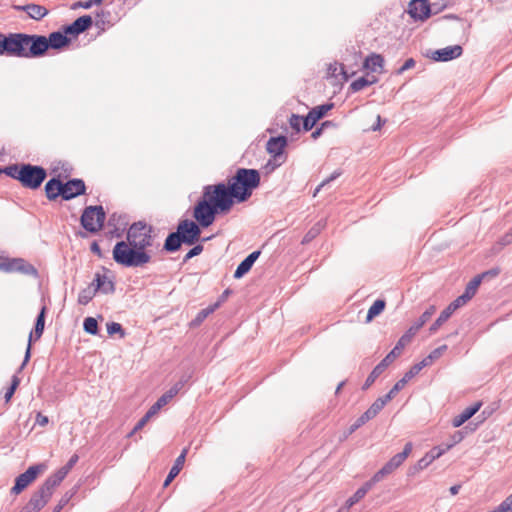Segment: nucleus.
<instances>
[{
  "label": "nucleus",
  "mask_w": 512,
  "mask_h": 512,
  "mask_svg": "<svg viewBox=\"0 0 512 512\" xmlns=\"http://www.w3.org/2000/svg\"><path fill=\"white\" fill-rule=\"evenodd\" d=\"M436 311V307L431 305L422 315L409 327V329L400 337L395 347L377 364L368 375L362 389H368L375 380L385 371V369L401 354L404 347L411 342L416 333L430 320Z\"/></svg>",
  "instance_id": "1"
},
{
  "label": "nucleus",
  "mask_w": 512,
  "mask_h": 512,
  "mask_svg": "<svg viewBox=\"0 0 512 512\" xmlns=\"http://www.w3.org/2000/svg\"><path fill=\"white\" fill-rule=\"evenodd\" d=\"M67 34L60 31L52 32L49 37L42 35L26 34V58H38L43 56L51 47L61 49L70 43Z\"/></svg>",
  "instance_id": "2"
},
{
  "label": "nucleus",
  "mask_w": 512,
  "mask_h": 512,
  "mask_svg": "<svg viewBox=\"0 0 512 512\" xmlns=\"http://www.w3.org/2000/svg\"><path fill=\"white\" fill-rule=\"evenodd\" d=\"M238 203L246 201L260 184V173L256 169L239 168L229 180Z\"/></svg>",
  "instance_id": "3"
},
{
  "label": "nucleus",
  "mask_w": 512,
  "mask_h": 512,
  "mask_svg": "<svg viewBox=\"0 0 512 512\" xmlns=\"http://www.w3.org/2000/svg\"><path fill=\"white\" fill-rule=\"evenodd\" d=\"M113 259L124 267H142L151 261L148 251L134 248L127 241H119L113 248Z\"/></svg>",
  "instance_id": "4"
},
{
  "label": "nucleus",
  "mask_w": 512,
  "mask_h": 512,
  "mask_svg": "<svg viewBox=\"0 0 512 512\" xmlns=\"http://www.w3.org/2000/svg\"><path fill=\"white\" fill-rule=\"evenodd\" d=\"M203 195L220 211L227 212L231 209L235 199L232 185L219 183L206 185L203 188Z\"/></svg>",
  "instance_id": "5"
},
{
  "label": "nucleus",
  "mask_w": 512,
  "mask_h": 512,
  "mask_svg": "<svg viewBox=\"0 0 512 512\" xmlns=\"http://www.w3.org/2000/svg\"><path fill=\"white\" fill-rule=\"evenodd\" d=\"M126 241L134 248L147 251L153 245V227L142 221L133 223L127 231Z\"/></svg>",
  "instance_id": "6"
},
{
  "label": "nucleus",
  "mask_w": 512,
  "mask_h": 512,
  "mask_svg": "<svg viewBox=\"0 0 512 512\" xmlns=\"http://www.w3.org/2000/svg\"><path fill=\"white\" fill-rule=\"evenodd\" d=\"M4 54L26 58V34L10 33L3 35L0 33V55Z\"/></svg>",
  "instance_id": "7"
},
{
  "label": "nucleus",
  "mask_w": 512,
  "mask_h": 512,
  "mask_svg": "<svg viewBox=\"0 0 512 512\" xmlns=\"http://www.w3.org/2000/svg\"><path fill=\"white\" fill-rule=\"evenodd\" d=\"M105 212L102 206H88L81 216V225L90 233H96L102 229L105 221Z\"/></svg>",
  "instance_id": "8"
},
{
  "label": "nucleus",
  "mask_w": 512,
  "mask_h": 512,
  "mask_svg": "<svg viewBox=\"0 0 512 512\" xmlns=\"http://www.w3.org/2000/svg\"><path fill=\"white\" fill-rule=\"evenodd\" d=\"M57 485L49 478L35 491L26 506L33 512H39L49 501Z\"/></svg>",
  "instance_id": "9"
},
{
  "label": "nucleus",
  "mask_w": 512,
  "mask_h": 512,
  "mask_svg": "<svg viewBox=\"0 0 512 512\" xmlns=\"http://www.w3.org/2000/svg\"><path fill=\"white\" fill-rule=\"evenodd\" d=\"M20 183L29 189H37L45 180L47 173L41 166L23 164Z\"/></svg>",
  "instance_id": "10"
},
{
  "label": "nucleus",
  "mask_w": 512,
  "mask_h": 512,
  "mask_svg": "<svg viewBox=\"0 0 512 512\" xmlns=\"http://www.w3.org/2000/svg\"><path fill=\"white\" fill-rule=\"evenodd\" d=\"M218 212L220 211L203 195L194 207L193 217L202 227H208L213 224Z\"/></svg>",
  "instance_id": "11"
},
{
  "label": "nucleus",
  "mask_w": 512,
  "mask_h": 512,
  "mask_svg": "<svg viewBox=\"0 0 512 512\" xmlns=\"http://www.w3.org/2000/svg\"><path fill=\"white\" fill-rule=\"evenodd\" d=\"M0 271L6 273L18 272L35 277L38 275L37 269L23 258H12L1 262Z\"/></svg>",
  "instance_id": "12"
},
{
  "label": "nucleus",
  "mask_w": 512,
  "mask_h": 512,
  "mask_svg": "<svg viewBox=\"0 0 512 512\" xmlns=\"http://www.w3.org/2000/svg\"><path fill=\"white\" fill-rule=\"evenodd\" d=\"M411 442L405 444L402 452L394 455L380 470L376 472L378 478L382 480L397 470L412 452Z\"/></svg>",
  "instance_id": "13"
},
{
  "label": "nucleus",
  "mask_w": 512,
  "mask_h": 512,
  "mask_svg": "<svg viewBox=\"0 0 512 512\" xmlns=\"http://www.w3.org/2000/svg\"><path fill=\"white\" fill-rule=\"evenodd\" d=\"M44 468L43 464L32 465L24 473L17 476L14 486L11 488V494H20L37 478Z\"/></svg>",
  "instance_id": "14"
},
{
  "label": "nucleus",
  "mask_w": 512,
  "mask_h": 512,
  "mask_svg": "<svg viewBox=\"0 0 512 512\" xmlns=\"http://www.w3.org/2000/svg\"><path fill=\"white\" fill-rule=\"evenodd\" d=\"M176 232L183 238L184 243L188 245H193L198 241L201 234L200 227L195 222L188 219L180 221Z\"/></svg>",
  "instance_id": "15"
},
{
  "label": "nucleus",
  "mask_w": 512,
  "mask_h": 512,
  "mask_svg": "<svg viewBox=\"0 0 512 512\" xmlns=\"http://www.w3.org/2000/svg\"><path fill=\"white\" fill-rule=\"evenodd\" d=\"M333 106V103H326L312 108L303 119V130L310 131L317 121L324 117Z\"/></svg>",
  "instance_id": "16"
},
{
  "label": "nucleus",
  "mask_w": 512,
  "mask_h": 512,
  "mask_svg": "<svg viewBox=\"0 0 512 512\" xmlns=\"http://www.w3.org/2000/svg\"><path fill=\"white\" fill-rule=\"evenodd\" d=\"M45 313H46V307L43 306L40 310V313L38 314V316L36 318L34 333L31 332L29 335V341H28L26 352H25V357H24L22 365L20 366V369H22L30 359L31 342H32L33 335H35V340H38L41 338V336L43 334L44 327H45Z\"/></svg>",
  "instance_id": "17"
},
{
  "label": "nucleus",
  "mask_w": 512,
  "mask_h": 512,
  "mask_svg": "<svg viewBox=\"0 0 512 512\" xmlns=\"http://www.w3.org/2000/svg\"><path fill=\"white\" fill-rule=\"evenodd\" d=\"M85 183L81 179H72L62 183V198L70 200L85 193Z\"/></svg>",
  "instance_id": "18"
},
{
  "label": "nucleus",
  "mask_w": 512,
  "mask_h": 512,
  "mask_svg": "<svg viewBox=\"0 0 512 512\" xmlns=\"http://www.w3.org/2000/svg\"><path fill=\"white\" fill-rule=\"evenodd\" d=\"M463 49L460 45L447 46L431 53V58L437 62H447L460 57Z\"/></svg>",
  "instance_id": "19"
},
{
  "label": "nucleus",
  "mask_w": 512,
  "mask_h": 512,
  "mask_svg": "<svg viewBox=\"0 0 512 512\" xmlns=\"http://www.w3.org/2000/svg\"><path fill=\"white\" fill-rule=\"evenodd\" d=\"M408 12L413 19L425 20L430 16L431 6L427 0H411Z\"/></svg>",
  "instance_id": "20"
},
{
  "label": "nucleus",
  "mask_w": 512,
  "mask_h": 512,
  "mask_svg": "<svg viewBox=\"0 0 512 512\" xmlns=\"http://www.w3.org/2000/svg\"><path fill=\"white\" fill-rule=\"evenodd\" d=\"M382 409L383 407L381 406V403H378L375 400L373 404L354 422V424L351 425L349 428V433L355 432L366 422L373 419Z\"/></svg>",
  "instance_id": "21"
},
{
  "label": "nucleus",
  "mask_w": 512,
  "mask_h": 512,
  "mask_svg": "<svg viewBox=\"0 0 512 512\" xmlns=\"http://www.w3.org/2000/svg\"><path fill=\"white\" fill-rule=\"evenodd\" d=\"M92 25V18L89 15H84L77 18L72 24L64 28V33L77 36L86 31Z\"/></svg>",
  "instance_id": "22"
},
{
  "label": "nucleus",
  "mask_w": 512,
  "mask_h": 512,
  "mask_svg": "<svg viewBox=\"0 0 512 512\" xmlns=\"http://www.w3.org/2000/svg\"><path fill=\"white\" fill-rule=\"evenodd\" d=\"M286 145L287 139L285 136L272 137L268 140L266 149L274 157V160L278 161L282 157Z\"/></svg>",
  "instance_id": "23"
},
{
  "label": "nucleus",
  "mask_w": 512,
  "mask_h": 512,
  "mask_svg": "<svg viewBox=\"0 0 512 512\" xmlns=\"http://www.w3.org/2000/svg\"><path fill=\"white\" fill-rule=\"evenodd\" d=\"M13 9L16 11H24L31 19L37 21L41 20L48 14V10L44 6L33 3L27 5H14Z\"/></svg>",
  "instance_id": "24"
},
{
  "label": "nucleus",
  "mask_w": 512,
  "mask_h": 512,
  "mask_svg": "<svg viewBox=\"0 0 512 512\" xmlns=\"http://www.w3.org/2000/svg\"><path fill=\"white\" fill-rule=\"evenodd\" d=\"M482 402L478 401L473 405L465 408L460 414L456 415L452 419V426L458 428L462 426L466 421L473 417L481 408Z\"/></svg>",
  "instance_id": "25"
},
{
  "label": "nucleus",
  "mask_w": 512,
  "mask_h": 512,
  "mask_svg": "<svg viewBox=\"0 0 512 512\" xmlns=\"http://www.w3.org/2000/svg\"><path fill=\"white\" fill-rule=\"evenodd\" d=\"M261 252L254 251L251 254H249L241 263L237 266L235 272H234V278L240 279L242 278L246 273L250 271L255 261L260 256Z\"/></svg>",
  "instance_id": "26"
},
{
  "label": "nucleus",
  "mask_w": 512,
  "mask_h": 512,
  "mask_svg": "<svg viewBox=\"0 0 512 512\" xmlns=\"http://www.w3.org/2000/svg\"><path fill=\"white\" fill-rule=\"evenodd\" d=\"M78 455L74 454L71 456L69 461L60 469H58L55 473H53L48 478L55 483L57 486L64 480V478L67 476V474L70 472V470L75 466V464L78 462Z\"/></svg>",
  "instance_id": "27"
},
{
  "label": "nucleus",
  "mask_w": 512,
  "mask_h": 512,
  "mask_svg": "<svg viewBox=\"0 0 512 512\" xmlns=\"http://www.w3.org/2000/svg\"><path fill=\"white\" fill-rule=\"evenodd\" d=\"M384 66V58L380 54L372 53L364 60L363 67L371 72L381 73Z\"/></svg>",
  "instance_id": "28"
},
{
  "label": "nucleus",
  "mask_w": 512,
  "mask_h": 512,
  "mask_svg": "<svg viewBox=\"0 0 512 512\" xmlns=\"http://www.w3.org/2000/svg\"><path fill=\"white\" fill-rule=\"evenodd\" d=\"M187 450L184 449L182 453L176 458L174 465L171 467L165 481H164V487L168 486L173 479L180 473L186 457Z\"/></svg>",
  "instance_id": "29"
},
{
  "label": "nucleus",
  "mask_w": 512,
  "mask_h": 512,
  "mask_svg": "<svg viewBox=\"0 0 512 512\" xmlns=\"http://www.w3.org/2000/svg\"><path fill=\"white\" fill-rule=\"evenodd\" d=\"M45 192L49 200H55L58 196L62 197V182L56 178L50 179L45 185Z\"/></svg>",
  "instance_id": "30"
},
{
  "label": "nucleus",
  "mask_w": 512,
  "mask_h": 512,
  "mask_svg": "<svg viewBox=\"0 0 512 512\" xmlns=\"http://www.w3.org/2000/svg\"><path fill=\"white\" fill-rule=\"evenodd\" d=\"M182 243H184L183 238L175 231L167 236L163 248L167 252H176L180 249Z\"/></svg>",
  "instance_id": "31"
},
{
  "label": "nucleus",
  "mask_w": 512,
  "mask_h": 512,
  "mask_svg": "<svg viewBox=\"0 0 512 512\" xmlns=\"http://www.w3.org/2000/svg\"><path fill=\"white\" fill-rule=\"evenodd\" d=\"M406 384V380L401 378L399 381L395 383V385L390 389V391L386 395H384L383 397H379L378 399H376V401L378 403L380 402L381 406L384 408V406L390 400H392L396 396V394L404 388Z\"/></svg>",
  "instance_id": "32"
},
{
  "label": "nucleus",
  "mask_w": 512,
  "mask_h": 512,
  "mask_svg": "<svg viewBox=\"0 0 512 512\" xmlns=\"http://www.w3.org/2000/svg\"><path fill=\"white\" fill-rule=\"evenodd\" d=\"M378 81L377 77L372 76L370 79L367 77H360L356 80H354L350 86L349 90L353 93L358 92L362 90L363 88L373 85Z\"/></svg>",
  "instance_id": "33"
},
{
  "label": "nucleus",
  "mask_w": 512,
  "mask_h": 512,
  "mask_svg": "<svg viewBox=\"0 0 512 512\" xmlns=\"http://www.w3.org/2000/svg\"><path fill=\"white\" fill-rule=\"evenodd\" d=\"M486 275L485 274H482V275H477L475 276L472 280H470L465 288V291H464V295L465 297H467L469 300H471L474 295L476 294L477 292V289L479 288L481 282H482V279L483 277Z\"/></svg>",
  "instance_id": "34"
},
{
  "label": "nucleus",
  "mask_w": 512,
  "mask_h": 512,
  "mask_svg": "<svg viewBox=\"0 0 512 512\" xmlns=\"http://www.w3.org/2000/svg\"><path fill=\"white\" fill-rule=\"evenodd\" d=\"M22 171H23V164H21V165L13 164V165L7 166L5 168H1V174L4 173L9 177L18 180L19 182L21 181L20 174L22 173Z\"/></svg>",
  "instance_id": "35"
},
{
  "label": "nucleus",
  "mask_w": 512,
  "mask_h": 512,
  "mask_svg": "<svg viewBox=\"0 0 512 512\" xmlns=\"http://www.w3.org/2000/svg\"><path fill=\"white\" fill-rule=\"evenodd\" d=\"M453 313L448 310L446 307L439 315V317L435 320V322L430 326L429 331L431 333H435L452 315Z\"/></svg>",
  "instance_id": "36"
},
{
  "label": "nucleus",
  "mask_w": 512,
  "mask_h": 512,
  "mask_svg": "<svg viewBox=\"0 0 512 512\" xmlns=\"http://www.w3.org/2000/svg\"><path fill=\"white\" fill-rule=\"evenodd\" d=\"M434 461V457L431 456L428 452L413 466L411 469V474H415L419 471L426 469L432 462Z\"/></svg>",
  "instance_id": "37"
},
{
  "label": "nucleus",
  "mask_w": 512,
  "mask_h": 512,
  "mask_svg": "<svg viewBox=\"0 0 512 512\" xmlns=\"http://www.w3.org/2000/svg\"><path fill=\"white\" fill-rule=\"evenodd\" d=\"M385 301L378 299L376 300L368 310L367 321H371L374 317L379 315L385 308Z\"/></svg>",
  "instance_id": "38"
},
{
  "label": "nucleus",
  "mask_w": 512,
  "mask_h": 512,
  "mask_svg": "<svg viewBox=\"0 0 512 512\" xmlns=\"http://www.w3.org/2000/svg\"><path fill=\"white\" fill-rule=\"evenodd\" d=\"M429 366L428 363L423 359L422 361L414 364L402 377L408 383L413 377H415L424 367Z\"/></svg>",
  "instance_id": "39"
},
{
  "label": "nucleus",
  "mask_w": 512,
  "mask_h": 512,
  "mask_svg": "<svg viewBox=\"0 0 512 512\" xmlns=\"http://www.w3.org/2000/svg\"><path fill=\"white\" fill-rule=\"evenodd\" d=\"M96 295V292L93 291L92 287L88 286L82 289L78 295V303L80 305H87Z\"/></svg>",
  "instance_id": "40"
},
{
  "label": "nucleus",
  "mask_w": 512,
  "mask_h": 512,
  "mask_svg": "<svg viewBox=\"0 0 512 512\" xmlns=\"http://www.w3.org/2000/svg\"><path fill=\"white\" fill-rule=\"evenodd\" d=\"M220 306V302H216L205 309H202L198 312L197 316L194 319L196 324H200L203 322L210 314H212L218 307Z\"/></svg>",
  "instance_id": "41"
},
{
  "label": "nucleus",
  "mask_w": 512,
  "mask_h": 512,
  "mask_svg": "<svg viewBox=\"0 0 512 512\" xmlns=\"http://www.w3.org/2000/svg\"><path fill=\"white\" fill-rule=\"evenodd\" d=\"M173 398L165 392L158 400L149 408L151 413H154L155 415L159 412V410L167 405Z\"/></svg>",
  "instance_id": "42"
},
{
  "label": "nucleus",
  "mask_w": 512,
  "mask_h": 512,
  "mask_svg": "<svg viewBox=\"0 0 512 512\" xmlns=\"http://www.w3.org/2000/svg\"><path fill=\"white\" fill-rule=\"evenodd\" d=\"M84 331L91 335H96L98 333V323L97 320L93 317H87L83 323Z\"/></svg>",
  "instance_id": "43"
},
{
  "label": "nucleus",
  "mask_w": 512,
  "mask_h": 512,
  "mask_svg": "<svg viewBox=\"0 0 512 512\" xmlns=\"http://www.w3.org/2000/svg\"><path fill=\"white\" fill-rule=\"evenodd\" d=\"M467 428L468 427H465L462 430L455 431L450 436V442L447 443V448L451 449L453 446H455L456 444L460 443L465 438V436L467 435Z\"/></svg>",
  "instance_id": "44"
},
{
  "label": "nucleus",
  "mask_w": 512,
  "mask_h": 512,
  "mask_svg": "<svg viewBox=\"0 0 512 512\" xmlns=\"http://www.w3.org/2000/svg\"><path fill=\"white\" fill-rule=\"evenodd\" d=\"M76 490L72 489L67 491L59 500L58 504L54 507L52 512H60L71 500V498L75 495Z\"/></svg>",
  "instance_id": "45"
},
{
  "label": "nucleus",
  "mask_w": 512,
  "mask_h": 512,
  "mask_svg": "<svg viewBox=\"0 0 512 512\" xmlns=\"http://www.w3.org/2000/svg\"><path fill=\"white\" fill-rule=\"evenodd\" d=\"M447 350V345H441L439 346L438 348L434 349L433 351L430 352V354L425 357V361L428 363V365H431L432 362L436 359H438L439 357L442 356V354Z\"/></svg>",
  "instance_id": "46"
},
{
  "label": "nucleus",
  "mask_w": 512,
  "mask_h": 512,
  "mask_svg": "<svg viewBox=\"0 0 512 512\" xmlns=\"http://www.w3.org/2000/svg\"><path fill=\"white\" fill-rule=\"evenodd\" d=\"M114 291H115V283L111 278H109L106 275V277L103 280V283L101 285V288H99L98 292H101L103 294H113Z\"/></svg>",
  "instance_id": "47"
},
{
  "label": "nucleus",
  "mask_w": 512,
  "mask_h": 512,
  "mask_svg": "<svg viewBox=\"0 0 512 512\" xmlns=\"http://www.w3.org/2000/svg\"><path fill=\"white\" fill-rule=\"evenodd\" d=\"M468 301H470L464 294L458 296L454 301H452L448 306V310L454 313L457 309L464 306Z\"/></svg>",
  "instance_id": "48"
},
{
  "label": "nucleus",
  "mask_w": 512,
  "mask_h": 512,
  "mask_svg": "<svg viewBox=\"0 0 512 512\" xmlns=\"http://www.w3.org/2000/svg\"><path fill=\"white\" fill-rule=\"evenodd\" d=\"M341 175V171L339 170H336L334 171L328 178H326L325 180H323L315 189L314 193H313V197H316V195L320 192V190L325 187L326 185H328L330 182L336 180L339 176Z\"/></svg>",
  "instance_id": "49"
},
{
  "label": "nucleus",
  "mask_w": 512,
  "mask_h": 512,
  "mask_svg": "<svg viewBox=\"0 0 512 512\" xmlns=\"http://www.w3.org/2000/svg\"><path fill=\"white\" fill-rule=\"evenodd\" d=\"M338 69L340 70V73L343 75L344 77V80H348L349 78V75L346 73L345 71V67L343 64H338V63H331L329 64L328 66V73L332 76H335Z\"/></svg>",
  "instance_id": "50"
},
{
  "label": "nucleus",
  "mask_w": 512,
  "mask_h": 512,
  "mask_svg": "<svg viewBox=\"0 0 512 512\" xmlns=\"http://www.w3.org/2000/svg\"><path fill=\"white\" fill-rule=\"evenodd\" d=\"M323 225L318 222L315 226H313L307 233L306 235L304 236L303 238V243H308L310 242L312 239H314L321 231Z\"/></svg>",
  "instance_id": "51"
},
{
  "label": "nucleus",
  "mask_w": 512,
  "mask_h": 512,
  "mask_svg": "<svg viewBox=\"0 0 512 512\" xmlns=\"http://www.w3.org/2000/svg\"><path fill=\"white\" fill-rule=\"evenodd\" d=\"M382 481L381 478H378V475L375 473L372 478L370 480H368L367 482H365L360 488H358L359 491H362L363 492V495L365 496L369 490L372 489V487L378 483Z\"/></svg>",
  "instance_id": "52"
},
{
  "label": "nucleus",
  "mask_w": 512,
  "mask_h": 512,
  "mask_svg": "<svg viewBox=\"0 0 512 512\" xmlns=\"http://www.w3.org/2000/svg\"><path fill=\"white\" fill-rule=\"evenodd\" d=\"M382 481L381 478H378V475L375 473L372 478L370 480H368L367 482H365L360 488H358L359 491H362L363 492V495L365 496L369 490L372 489V487L378 483Z\"/></svg>",
  "instance_id": "53"
},
{
  "label": "nucleus",
  "mask_w": 512,
  "mask_h": 512,
  "mask_svg": "<svg viewBox=\"0 0 512 512\" xmlns=\"http://www.w3.org/2000/svg\"><path fill=\"white\" fill-rule=\"evenodd\" d=\"M19 384H20V379L16 375H14L12 377L11 386L8 388V390L6 391L5 396H4L6 402L10 401L15 390L19 386Z\"/></svg>",
  "instance_id": "54"
},
{
  "label": "nucleus",
  "mask_w": 512,
  "mask_h": 512,
  "mask_svg": "<svg viewBox=\"0 0 512 512\" xmlns=\"http://www.w3.org/2000/svg\"><path fill=\"white\" fill-rule=\"evenodd\" d=\"M107 333L109 335L119 333L121 338H123L125 336V332H124L122 326L117 322L107 323Z\"/></svg>",
  "instance_id": "55"
},
{
  "label": "nucleus",
  "mask_w": 512,
  "mask_h": 512,
  "mask_svg": "<svg viewBox=\"0 0 512 512\" xmlns=\"http://www.w3.org/2000/svg\"><path fill=\"white\" fill-rule=\"evenodd\" d=\"M105 277H106V274H104V273L97 272L95 274L94 280L89 285L90 287H92L93 291H95L96 293L98 292L99 288H101V285H102L103 280L105 279Z\"/></svg>",
  "instance_id": "56"
},
{
  "label": "nucleus",
  "mask_w": 512,
  "mask_h": 512,
  "mask_svg": "<svg viewBox=\"0 0 512 512\" xmlns=\"http://www.w3.org/2000/svg\"><path fill=\"white\" fill-rule=\"evenodd\" d=\"M303 119L304 117L299 116L297 114H292L289 119L290 126L296 131H300L301 124L303 125Z\"/></svg>",
  "instance_id": "57"
},
{
  "label": "nucleus",
  "mask_w": 512,
  "mask_h": 512,
  "mask_svg": "<svg viewBox=\"0 0 512 512\" xmlns=\"http://www.w3.org/2000/svg\"><path fill=\"white\" fill-rule=\"evenodd\" d=\"M203 251V246L201 244L195 245L192 249L188 251V253L184 256L183 262L186 263L191 258L198 256Z\"/></svg>",
  "instance_id": "58"
},
{
  "label": "nucleus",
  "mask_w": 512,
  "mask_h": 512,
  "mask_svg": "<svg viewBox=\"0 0 512 512\" xmlns=\"http://www.w3.org/2000/svg\"><path fill=\"white\" fill-rule=\"evenodd\" d=\"M450 448H447V444L445 446H435L428 453L434 457V460L441 457L444 453H446Z\"/></svg>",
  "instance_id": "59"
},
{
  "label": "nucleus",
  "mask_w": 512,
  "mask_h": 512,
  "mask_svg": "<svg viewBox=\"0 0 512 512\" xmlns=\"http://www.w3.org/2000/svg\"><path fill=\"white\" fill-rule=\"evenodd\" d=\"M364 497L363 492L357 489L356 492L346 501V506L350 508Z\"/></svg>",
  "instance_id": "60"
},
{
  "label": "nucleus",
  "mask_w": 512,
  "mask_h": 512,
  "mask_svg": "<svg viewBox=\"0 0 512 512\" xmlns=\"http://www.w3.org/2000/svg\"><path fill=\"white\" fill-rule=\"evenodd\" d=\"M155 414L151 413L150 410L146 412V414L138 421L136 426L134 427V431L140 430L145 426V424L149 421L151 417H153Z\"/></svg>",
  "instance_id": "61"
},
{
  "label": "nucleus",
  "mask_w": 512,
  "mask_h": 512,
  "mask_svg": "<svg viewBox=\"0 0 512 512\" xmlns=\"http://www.w3.org/2000/svg\"><path fill=\"white\" fill-rule=\"evenodd\" d=\"M416 65V62L413 58L407 59L404 64L398 69L397 74H402L405 71L412 69Z\"/></svg>",
  "instance_id": "62"
},
{
  "label": "nucleus",
  "mask_w": 512,
  "mask_h": 512,
  "mask_svg": "<svg viewBox=\"0 0 512 512\" xmlns=\"http://www.w3.org/2000/svg\"><path fill=\"white\" fill-rule=\"evenodd\" d=\"M184 386V381H179L177 382L176 384H174L168 391L167 393L172 397L174 398L178 393L179 391L183 388Z\"/></svg>",
  "instance_id": "63"
},
{
  "label": "nucleus",
  "mask_w": 512,
  "mask_h": 512,
  "mask_svg": "<svg viewBox=\"0 0 512 512\" xmlns=\"http://www.w3.org/2000/svg\"><path fill=\"white\" fill-rule=\"evenodd\" d=\"M104 0H86L79 2V6L84 9H90L94 5H100Z\"/></svg>",
  "instance_id": "64"
}]
</instances>
